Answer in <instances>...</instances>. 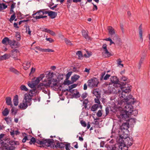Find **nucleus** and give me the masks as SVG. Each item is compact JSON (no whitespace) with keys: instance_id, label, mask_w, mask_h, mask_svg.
Listing matches in <instances>:
<instances>
[{"instance_id":"nucleus-36","label":"nucleus","mask_w":150,"mask_h":150,"mask_svg":"<svg viewBox=\"0 0 150 150\" xmlns=\"http://www.w3.org/2000/svg\"><path fill=\"white\" fill-rule=\"evenodd\" d=\"M144 57H142L139 61V64L138 65V69H140L141 68V65L142 64L143 61H144Z\"/></svg>"},{"instance_id":"nucleus-49","label":"nucleus","mask_w":150,"mask_h":150,"mask_svg":"<svg viewBox=\"0 0 150 150\" xmlns=\"http://www.w3.org/2000/svg\"><path fill=\"white\" fill-rule=\"evenodd\" d=\"M35 12V11H33V13L32 15V17L34 18H35V15H36L37 14V15H38L39 16L41 15L42 14L41 13H42L41 12H40L39 13H38V11L35 13H34Z\"/></svg>"},{"instance_id":"nucleus-55","label":"nucleus","mask_w":150,"mask_h":150,"mask_svg":"<svg viewBox=\"0 0 150 150\" xmlns=\"http://www.w3.org/2000/svg\"><path fill=\"white\" fill-rule=\"evenodd\" d=\"M35 143L43 146V140L41 141L38 140H36Z\"/></svg>"},{"instance_id":"nucleus-6","label":"nucleus","mask_w":150,"mask_h":150,"mask_svg":"<svg viewBox=\"0 0 150 150\" xmlns=\"http://www.w3.org/2000/svg\"><path fill=\"white\" fill-rule=\"evenodd\" d=\"M117 116L118 118H120L122 120H125L127 121L129 120L130 114L129 113H117Z\"/></svg>"},{"instance_id":"nucleus-51","label":"nucleus","mask_w":150,"mask_h":150,"mask_svg":"<svg viewBox=\"0 0 150 150\" xmlns=\"http://www.w3.org/2000/svg\"><path fill=\"white\" fill-rule=\"evenodd\" d=\"M36 140L34 137H32L29 142V143L30 144H35V143Z\"/></svg>"},{"instance_id":"nucleus-61","label":"nucleus","mask_w":150,"mask_h":150,"mask_svg":"<svg viewBox=\"0 0 150 150\" xmlns=\"http://www.w3.org/2000/svg\"><path fill=\"white\" fill-rule=\"evenodd\" d=\"M1 56L3 60H6L8 59V58L7 57L8 56V55L7 54H5L3 55H2Z\"/></svg>"},{"instance_id":"nucleus-1","label":"nucleus","mask_w":150,"mask_h":150,"mask_svg":"<svg viewBox=\"0 0 150 150\" xmlns=\"http://www.w3.org/2000/svg\"><path fill=\"white\" fill-rule=\"evenodd\" d=\"M110 81L115 84L116 88L118 87L120 88L117 90H115V92L119 95L118 103L120 105V107L114 108L115 112L120 111V112H132L134 111L132 105L136 102V99L129 93L131 90L129 88V86L125 83L119 81V79L116 76H111Z\"/></svg>"},{"instance_id":"nucleus-32","label":"nucleus","mask_w":150,"mask_h":150,"mask_svg":"<svg viewBox=\"0 0 150 150\" xmlns=\"http://www.w3.org/2000/svg\"><path fill=\"white\" fill-rule=\"evenodd\" d=\"M16 15H17V17L20 19H22L24 18V17H22L23 15V14H22L20 12L16 11Z\"/></svg>"},{"instance_id":"nucleus-11","label":"nucleus","mask_w":150,"mask_h":150,"mask_svg":"<svg viewBox=\"0 0 150 150\" xmlns=\"http://www.w3.org/2000/svg\"><path fill=\"white\" fill-rule=\"evenodd\" d=\"M12 13H13V14L11 16V18L9 20V21L11 23L12 22V21H13V19L15 18L16 17V13L14 11L13 9H10L9 14H11Z\"/></svg>"},{"instance_id":"nucleus-41","label":"nucleus","mask_w":150,"mask_h":150,"mask_svg":"<svg viewBox=\"0 0 150 150\" xmlns=\"http://www.w3.org/2000/svg\"><path fill=\"white\" fill-rule=\"evenodd\" d=\"M43 83H40L38 86L37 88L38 90H42L43 88L44 89V88L42 86Z\"/></svg>"},{"instance_id":"nucleus-43","label":"nucleus","mask_w":150,"mask_h":150,"mask_svg":"<svg viewBox=\"0 0 150 150\" xmlns=\"http://www.w3.org/2000/svg\"><path fill=\"white\" fill-rule=\"evenodd\" d=\"M65 147L66 150H71L70 149L71 147L70 146V144L69 143H66L65 144Z\"/></svg>"},{"instance_id":"nucleus-13","label":"nucleus","mask_w":150,"mask_h":150,"mask_svg":"<svg viewBox=\"0 0 150 150\" xmlns=\"http://www.w3.org/2000/svg\"><path fill=\"white\" fill-rule=\"evenodd\" d=\"M76 93H74L73 94L71 93L69 94V95L71 96L70 98H78L80 97L81 94L79 93V92L77 90V91H76Z\"/></svg>"},{"instance_id":"nucleus-53","label":"nucleus","mask_w":150,"mask_h":150,"mask_svg":"<svg viewBox=\"0 0 150 150\" xmlns=\"http://www.w3.org/2000/svg\"><path fill=\"white\" fill-rule=\"evenodd\" d=\"M72 71H69L68 72L66 75V80L68 79L72 74Z\"/></svg>"},{"instance_id":"nucleus-25","label":"nucleus","mask_w":150,"mask_h":150,"mask_svg":"<svg viewBox=\"0 0 150 150\" xmlns=\"http://www.w3.org/2000/svg\"><path fill=\"white\" fill-rule=\"evenodd\" d=\"M99 108V105L97 104H95L93 105L91 108V110L92 111L94 112L96 111L97 108Z\"/></svg>"},{"instance_id":"nucleus-50","label":"nucleus","mask_w":150,"mask_h":150,"mask_svg":"<svg viewBox=\"0 0 150 150\" xmlns=\"http://www.w3.org/2000/svg\"><path fill=\"white\" fill-rule=\"evenodd\" d=\"M43 52H54V51L52 49H44L43 50Z\"/></svg>"},{"instance_id":"nucleus-8","label":"nucleus","mask_w":150,"mask_h":150,"mask_svg":"<svg viewBox=\"0 0 150 150\" xmlns=\"http://www.w3.org/2000/svg\"><path fill=\"white\" fill-rule=\"evenodd\" d=\"M81 32L82 36L85 38V39L88 40H90L91 38L88 35V31H86L84 30H82Z\"/></svg>"},{"instance_id":"nucleus-14","label":"nucleus","mask_w":150,"mask_h":150,"mask_svg":"<svg viewBox=\"0 0 150 150\" xmlns=\"http://www.w3.org/2000/svg\"><path fill=\"white\" fill-rule=\"evenodd\" d=\"M6 103L7 105H10L11 107H12L13 106L11 97H6Z\"/></svg>"},{"instance_id":"nucleus-33","label":"nucleus","mask_w":150,"mask_h":150,"mask_svg":"<svg viewBox=\"0 0 150 150\" xmlns=\"http://www.w3.org/2000/svg\"><path fill=\"white\" fill-rule=\"evenodd\" d=\"M129 124L130 123L131 125H133L135 124L136 122V119L134 118H129Z\"/></svg>"},{"instance_id":"nucleus-30","label":"nucleus","mask_w":150,"mask_h":150,"mask_svg":"<svg viewBox=\"0 0 150 150\" xmlns=\"http://www.w3.org/2000/svg\"><path fill=\"white\" fill-rule=\"evenodd\" d=\"M51 87L54 88V90L55 91H58L59 88V87L57 83H53V86H52Z\"/></svg>"},{"instance_id":"nucleus-63","label":"nucleus","mask_w":150,"mask_h":150,"mask_svg":"<svg viewBox=\"0 0 150 150\" xmlns=\"http://www.w3.org/2000/svg\"><path fill=\"white\" fill-rule=\"evenodd\" d=\"M30 20L29 19H27L26 20H23L20 21L18 22V25H20L22 23H24L25 22H27L28 21H29Z\"/></svg>"},{"instance_id":"nucleus-42","label":"nucleus","mask_w":150,"mask_h":150,"mask_svg":"<svg viewBox=\"0 0 150 150\" xmlns=\"http://www.w3.org/2000/svg\"><path fill=\"white\" fill-rule=\"evenodd\" d=\"M25 65L26 66L25 67L24 66V69L25 70H27L30 67L31 65L30 62H27Z\"/></svg>"},{"instance_id":"nucleus-62","label":"nucleus","mask_w":150,"mask_h":150,"mask_svg":"<svg viewBox=\"0 0 150 150\" xmlns=\"http://www.w3.org/2000/svg\"><path fill=\"white\" fill-rule=\"evenodd\" d=\"M35 71V69L32 67L31 69L30 72L29 76H31V74H33L34 73Z\"/></svg>"},{"instance_id":"nucleus-48","label":"nucleus","mask_w":150,"mask_h":150,"mask_svg":"<svg viewBox=\"0 0 150 150\" xmlns=\"http://www.w3.org/2000/svg\"><path fill=\"white\" fill-rule=\"evenodd\" d=\"M41 80L38 77H37L35 81H32V82H33L36 86L40 82Z\"/></svg>"},{"instance_id":"nucleus-20","label":"nucleus","mask_w":150,"mask_h":150,"mask_svg":"<svg viewBox=\"0 0 150 150\" xmlns=\"http://www.w3.org/2000/svg\"><path fill=\"white\" fill-rule=\"evenodd\" d=\"M80 77V76L78 75L75 74L71 77V80L72 83H73L76 82Z\"/></svg>"},{"instance_id":"nucleus-31","label":"nucleus","mask_w":150,"mask_h":150,"mask_svg":"<svg viewBox=\"0 0 150 150\" xmlns=\"http://www.w3.org/2000/svg\"><path fill=\"white\" fill-rule=\"evenodd\" d=\"M8 41H9V38L8 37H6L2 40V43L3 44L7 45L8 44Z\"/></svg>"},{"instance_id":"nucleus-44","label":"nucleus","mask_w":150,"mask_h":150,"mask_svg":"<svg viewBox=\"0 0 150 150\" xmlns=\"http://www.w3.org/2000/svg\"><path fill=\"white\" fill-rule=\"evenodd\" d=\"M10 70L11 71L16 74H18L19 73V72L17 70L13 67H11L10 69Z\"/></svg>"},{"instance_id":"nucleus-60","label":"nucleus","mask_w":150,"mask_h":150,"mask_svg":"<svg viewBox=\"0 0 150 150\" xmlns=\"http://www.w3.org/2000/svg\"><path fill=\"white\" fill-rule=\"evenodd\" d=\"M88 94L87 93H83L81 96V97L82 98L83 100L87 96Z\"/></svg>"},{"instance_id":"nucleus-9","label":"nucleus","mask_w":150,"mask_h":150,"mask_svg":"<svg viewBox=\"0 0 150 150\" xmlns=\"http://www.w3.org/2000/svg\"><path fill=\"white\" fill-rule=\"evenodd\" d=\"M105 73L106 72L105 71H104L101 73L100 79V81H102L103 79L104 80H107L108 79L110 76V75L108 74H107L105 76H104L105 74Z\"/></svg>"},{"instance_id":"nucleus-5","label":"nucleus","mask_w":150,"mask_h":150,"mask_svg":"<svg viewBox=\"0 0 150 150\" xmlns=\"http://www.w3.org/2000/svg\"><path fill=\"white\" fill-rule=\"evenodd\" d=\"M54 140L52 139H46L43 140V147L50 146L52 147L54 146Z\"/></svg>"},{"instance_id":"nucleus-18","label":"nucleus","mask_w":150,"mask_h":150,"mask_svg":"<svg viewBox=\"0 0 150 150\" xmlns=\"http://www.w3.org/2000/svg\"><path fill=\"white\" fill-rule=\"evenodd\" d=\"M139 31L140 39L141 41V42H142L143 41V38L142 37V24H141L139 27Z\"/></svg>"},{"instance_id":"nucleus-39","label":"nucleus","mask_w":150,"mask_h":150,"mask_svg":"<svg viewBox=\"0 0 150 150\" xmlns=\"http://www.w3.org/2000/svg\"><path fill=\"white\" fill-rule=\"evenodd\" d=\"M28 86L31 88L35 87L36 86L33 82L31 83L30 82L28 81Z\"/></svg>"},{"instance_id":"nucleus-26","label":"nucleus","mask_w":150,"mask_h":150,"mask_svg":"<svg viewBox=\"0 0 150 150\" xmlns=\"http://www.w3.org/2000/svg\"><path fill=\"white\" fill-rule=\"evenodd\" d=\"M54 74V73L53 72H51L50 71H49L48 73L47 74L46 77L47 79H51L53 76Z\"/></svg>"},{"instance_id":"nucleus-19","label":"nucleus","mask_w":150,"mask_h":150,"mask_svg":"<svg viewBox=\"0 0 150 150\" xmlns=\"http://www.w3.org/2000/svg\"><path fill=\"white\" fill-rule=\"evenodd\" d=\"M14 105L15 106L18 105V96L16 95L14 97L13 99Z\"/></svg>"},{"instance_id":"nucleus-46","label":"nucleus","mask_w":150,"mask_h":150,"mask_svg":"<svg viewBox=\"0 0 150 150\" xmlns=\"http://www.w3.org/2000/svg\"><path fill=\"white\" fill-rule=\"evenodd\" d=\"M77 84H74L71 85L70 86H69V91H70L71 89H72L76 88L77 86Z\"/></svg>"},{"instance_id":"nucleus-57","label":"nucleus","mask_w":150,"mask_h":150,"mask_svg":"<svg viewBox=\"0 0 150 150\" xmlns=\"http://www.w3.org/2000/svg\"><path fill=\"white\" fill-rule=\"evenodd\" d=\"M64 40L67 45H72V43L70 40H67V38H65Z\"/></svg>"},{"instance_id":"nucleus-58","label":"nucleus","mask_w":150,"mask_h":150,"mask_svg":"<svg viewBox=\"0 0 150 150\" xmlns=\"http://www.w3.org/2000/svg\"><path fill=\"white\" fill-rule=\"evenodd\" d=\"M80 123L81 124L82 126L83 127H85L86 126V124L85 121L83 120H81L80 121Z\"/></svg>"},{"instance_id":"nucleus-52","label":"nucleus","mask_w":150,"mask_h":150,"mask_svg":"<svg viewBox=\"0 0 150 150\" xmlns=\"http://www.w3.org/2000/svg\"><path fill=\"white\" fill-rule=\"evenodd\" d=\"M63 75H64L63 74H59L58 75V76L57 77V79H59L58 80V82H59L60 81V80H63V78L62 77V76Z\"/></svg>"},{"instance_id":"nucleus-56","label":"nucleus","mask_w":150,"mask_h":150,"mask_svg":"<svg viewBox=\"0 0 150 150\" xmlns=\"http://www.w3.org/2000/svg\"><path fill=\"white\" fill-rule=\"evenodd\" d=\"M100 98V97H98V98H95L94 99L95 102V103H97L99 105V104H100V101L99 99Z\"/></svg>"},{"instance_id":"nucleus-21","label":"nucleus","mask_w":150,"mask_h":150,"mask_svg":"<svg viewBox=\"0 0 150 150\" xmlns=\"http://www.w3.org/2000/svg\"><path fill=\"white\" fill-rule=\"evenodd\" d=\"M108 30L109 33L110 35H112L115 34V30L112 26H109L108 27Z\"/></svg>"},{"instance_id":"nucleus-34","label":"nucleus","mask_w":150,"mask_h":150,"mask_svg":"<svg viewBox=\"0 0 150 150\" xmlns=\"http://www.w3.org/2000/svg\"><path fill=\"white\" fill-rule=\"evenodd\" d=\"M15 52H11V54L12 56L14 59L15 60H18V59H17V57H18L19 55V54H18L17 53H15Z\"/></svg>"},{"instance_id":"nucleus-7","label":"nucleus","mask_w":150,"mask_h":150,"mask_svg":"<svg viewBox=\"0 0 150 150\" xmlns=\"http://www.w3.org/2000/svg\"><path fill=\"white\" fill-rule=\"evenodd\" d=\"M120 81H123L124 82H122V83H126V84H127L128 86H129L128 87L129 88L130 87V90H131V89L132 88V86L130 85V84H128V83H129V80H128V78L126 77L125 76H122L120 79Z\"/></svg>"},{"instance_id":"nucleus-12","label":"nucleus","mask_w":150,"mask_h":150,"mask_svg":"<svg viewBox=\"0 0 150 150\" xmlns=\"http://www.w3.org/2000/svg\"><path fill=\"white\" fill-rule=\"evenodd\" d=\"M102 48L104 51H105V54H107V57H109L112 56V54L108 50L107 47V45L106 44H104L102 46Z\"/></svg>"},{"instance_id":"nucleus-40","label":"nucleus","mask_w":150,"mask_h":150,"mask_svg":"<svg viewBox=\"0 0 150 150\" xmlns=\"http://www.w3.org/2000/svg\"><path fill=\"white\" fill-rule=\"evenodd\" d=\"M47 17V16H42L41 15L40 16H35V19L36 20L40 19V18H44Z\"/></svg>"},{"instance_id":"nucleus-16","label":"nucleus","mask_w":150,"mask_h":150,"mask_svg":"<svg viewBox=\"0 0 150 150\" xmlns=\"http://www.w3.org/2000/svg\"><path fill=\"white\" fill-rule=\"evenodd\" d=\"M28 106L27 104L24 103H20L18 106V108L19 109L24 110Z\"/></svg>"},{"instance_id":"nucleus-54","label":"nucleus","mask_w":150,"mask_h":150,"mask_svg":"<svg viewBox=\"0 0 150 150\" xmlns=\"http://www.w3.org/2000/svg\"><path fill=\"white\" fill-rule=\"evenodd\" d=\"M117 64L118 65H121L122 67H123V64H121V62H122L120 58H119L117 60Z\"/></svg>"},{"instance_id":"nucleus-22","label":"nucleus","mask_w":150,"mask_h":150,"mask_svg":"<svg viewBox=\"0 0 150 150\" xmlns=\"http://www.w3.org/2000/svg\"><path fill=\"white\" fill-rule=\"evenodd\" d=\"M76 54L78 56V59H79L81 60L82 59V58L83 57L81 51H77Z\"/></svg>"},{"instance_id":"nucleus-47","label":"nucleus","mask_w":150,"mask_h":150,"mask_svg":"<svg viewBox=\"0 0 150 150\" xmlns=\"http://www.w3.org/2000/svg\"><path fill=\"white\" fill-rule=\"evenodd\" d=\"M20 88L21 90L23 91H28V89L26 88V86L24 85H22L20 87Z\"/></svg>"},{"instance_id":"nucleus-17","label":"nucleus","mask_w":150,"mask_h":150,"mask_svg":"<svg viewBox=\"0 0 150 150\" xmlns=\"http://www.w3.org/2000/svg\"><path fill=\"white\" fill-rule=\"evenodd\" d=\"M57 15V13L52 11H50L48 16L52 19L55 18Z\"/></svg>"},{"instance_id":"nucleus-24","label":"nucleus","mask_w":150,"mask_h":150,"mask_svg":"<svg viewBox=\"0 0 150 150\" xmlns=\"http://www.w3.org/2000/svg\"><path fill=\"white\" fill-rule=\"evenodd\" d=\"M65 144L63 143H62L60 142H57L56 145H55V147H59V148L62 149L65 147Z\"/></svg>"},{"instance_id":"nucleus-37","label":"nucleus","mask_w":150,"mask_h":150,"mask_svg":"<svg viewBox=\"0 0 150 150\" xmlns=\"http://www.w3.org/2000/svg\"><path fill=\"white\" fill-rule=\"evenodd\" d=\"M16 39L17 41H20L21 39V36L20 35V33L19 32H16Z\"/></svg>"},{"instance_id":"nucleus-38","label":"nucleus","mask_w":150,"mask_h":150,"mask_svg":"<svg viewBox=\"0 0 150 150\" xmlns=\"http://www.w3.org/2000/svg\"><path fill=\"white\" fill-rule=\"evenodd\" d=\"M11 107V112H17L18 110V108H16L15 107H13V106Z\"/></svg>"},{"instance_id":"nucleus-2","label":"nucleus","mask_w":150,"mask_h":150,"mask_svg":"<svg viewBox=\"0 0 150 150\" xmlns=\"http://www.w3.org/2000/svg\"><path fill=\"white\" fill-rule=\"evenodd\" d=\"M116 141L119 144V146L121 149H122V146H125L127 145L130 146L132 145L133 143L132 138L128 137V134H127L126 137H117Z\"/></svg>"},{"instance_id":"nucleus-29","label":"nucleus","mask_w":150,"mask_h":150,"mask_svg":"<svg viewBox=\"0 0 150 150\" xmlns=\"http://www.w3.org/2000/svg\"><path fill=\"white\" fill-rule=\"evenodd\" d=\"M7 5L4 3L0 4V11L3 9H4L7 7Z\"/></svg>"},{"instance_id":"nucleus-45","label":"nucleus","mask_w":150,"mask_h":150,"mask_svg":"<svg viewBox=\"0 0 150 150\" xmlns=\"http://www.w3.org/2000/svg\"><path fill=\"white\" fill-rule=\"evenodd\" d=\"M95 96H96L97 98L98 97H100V92L99 91H97L95 92L94 94H93Z\"/></svg>"},{"instance_id":"nucleus-28","label":"nucleus","mask_w":150,"mask_h":150,"mask_svg":"<svg viewBox=\"0 0 150 150\" xmlns=\"http://www.w3.org/2000/svg\"><path fill=\"white\" fill-rule=\"evenodd\" d=\"M25 100L26 103L28 104L29 105H30L31 103V98H29L28 96V98L26 96H25Z\"/></svg>"},{"instance_id":"nucleus-15","label":"nucleus","mask_w":150,"mask_h":150,"mask_svg":"<svg viewBox=\"0 0 150 150\" xmlns=\"http://www.w3.org/2000/svg\"><path fill=\"white\" fill-rule=\"evenodd\" d=\"M114 88L109 86L108 87V90L104 91V92L105 94L108 95L110 94L113 92Z\"/></svg>"},{"instance_id":"nucleus-59","label":"nucleus","mask_w":150,"mask_h":150,"mask_svg":"<svg viewBox=\"0 0 150 150\" xmlns=\"http://www.w3.org/2000/svg\"><path fill=\"white\" fill-rule=\"evenodd\" d=\"M120 29L122 31V34H123L124 33V26L123 24L120 23Z\"/></svg>"},{"instance_id":"nucleus-10","label":"nucleus","mask_w":150,"mask_h":150,"mask_svg":"<svg viewBox=\"0 0 150 150\" xmlns=\"http://www.w3.org/2000/svg\"><path fill=\"white\" fill-rule=\"evenodd\" d=\"M6 141L8 143L12 146L14 145H18L19 144V142H18L13 140H11L10 139L8 138L6 139Z\"/></svg>"},{"instance_id":"nucleus-35","label":"nucleus","mask_w":150,"mask_h":150,"mask_svg":"<svg viewBox=\"0 0 150 150\" xmlns=\"http://www.w3.org/2000/svg\"><path fill=\"white\" fill-rule=\"evenodd\" d=\"M72 84H73V83H72L71 81H70V80H68V79L66 80V79L65 81L63 83V84L65 85H69Z\"/></svg>"},{"instance_id":"nucleus-64","label":"nucleus","mask_w":150,"mask_h":150,"mask_svg":"<svg viewBox=\"0 0 150 150\" xmlns=\"http://www.w3.org/2000/svg\"><path fill=\"white\" fill-rule=\"evenodd\" d=\"M33 88L31 90H30V93H31L32 94H33V92H34L36 90V89H37V88H36V86L35 87H33L32 88Z\"/></svg>"},{"instance_id":"nucleus-23","label":"nucleus","mask_w":150,"mask_h":150,"mask_svg":"<svg viewBox=\"0 0 150 150\" xmlns=\"http://www.w3.org/2000/svg\"><path fill=\"white\" fill-rule=\"evenodd\" d=\"M5 148L7 150H14L15 147L11 145H7L4 146Z\"/></svg>"},{"instance_id":"nucleus-27","label":"nucleus","mask_w":150,"mask_h":150,"mask_svg":"<svg viewBox=\"0 0 150 150\" xmlns=\"http://www.w3.org/2000/svg\"><path fill=\"white\" fill-rule=\"evenodd\" d=\"M10 134L11 136H12L13 137L14 135H17L18 134H19L20 133V132H19L18 130H16V131L14 130H11L10 132Z\"/></svg>"},{"instance_id":"nucleus-3","label":"nucleus","mask_w":150,"mask_h":150,"mask_svg":"<svg viewBox=\"0 0 150 150\" xmlns=\"http://www.w3.org/2000/svg\"><path fill=\"white\" fill-rule=\"evenodd\" d=\"M129 123L126 122L123 123L120 126V128L118 131V134L119 137H126L127 136V134L129 133L128 129L129 128Z\"/></svg>"},{"instance_id":"nucleus-4","label":"nucleus","mask_w":150,"mask_h":150,"mask_svg":"<svg viewBox=\"0 0 150 150\" xmlns=\"http://www.w3.org/2000/svg\"><path fill=\"white\" fill-rule=\"evenodd\" d=\"M88 86L89 87H97L98 86L99 81L98 79L95 77L89 79L88 81Z\"/></svg>"}]
</instances>
